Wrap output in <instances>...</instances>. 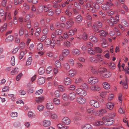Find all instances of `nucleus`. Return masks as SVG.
Listing matches in <instances>:
<instances>
[{
  "label": "nucleus",
  "instance_id": "nucleus-1",
  "mask_svg": "<svg viewBox=\"0 0 129 129\" xmlns=\"http://www.w3.org/2000/svg\"><path fill=\"white\" fill-rule=\"evenodd\" d=\"M113 5L112 3L107 2L106 3L102 4L101 6V7L104 10H109L110 8V7L112 6Z\"/></svg>",
  "mask_w": 129,
  "mask_h": 129
},
{
  "label": "nucleus",
  "instance_id": "nucleus-2",
  "mask_svg": "<svg viewBox=\"0 0 129 129\" xmlns=\"http://www.w3.org/2000/svg\"><path fill=\"white\" fill-rule=\"evenodd\" d=\"M76 101L79 104H83L86 102V100L85 98L79 96L77 97Z\"/></svg>",
  "mask_w": 129,
  "mask_h": 129
},
{
  "label": "nucleus",
  "instance_id": "nucleus-3",
  "mask_svg": "<svg viewBox=\"0 0 129 129\" xmlns=\"http://www.w3.org/2000/svg\"><path fill=\"white\" fill-rule=\"evenodd\" d=\"M90 105L96 108H98L100 106V104L96 100H91L89 102Z\"/></svg>",
  "mask_w": 129,
  "mask_h": 129
},
{
  "label": "nucleus",
  "instance_id": "nucleus-4",
  "mask_svg": "<svg viewBox=\"0 0 129 129\" xmlns=\"http://www.w3.org/2000/svg\"><path fill=\"white\" fill-rule=\"evenodd\" d=\"M88 80L89 83L90 84L97 83L98 82V78L95 77H90Z\"/></svg>",
  "mask_w": 129,
  "mask_h": 129
},
{
  "label": "nucleus",
  "instance_id": "nucleus-5",
  "mask_svg": "<svg viewBox=\"0 0 129 129\" xmlns=\"http://www.w3.org/2000/svg\"><path fill=\"white\" fill-rule=\"evenodd\" d=\"M107 112V110L105 109H102L99 110H96V116H102Z\"/></svg>",
  "mask_w": 129,
  "mask_h": 129
},
{
  "label": "nucleus",
  "instance_id": "nucleus-6",
  "mask_svg": "<svg viewBox=\"0 0 129 129\" xmlns=\"http://www.w3.org/2000/svg\"><path fill=\"white\" fill-rule=\"evenodd\" d=\"M86 112L91 115L93 114L96 115V110H95L93 108L90 107L87 108Z\"/></svg>",
  "mask_w": 129,
  "mask_h": 129
},
{
  "label": "nucleus",
  "instance_id": "nucleus-7",
  "mask_svg": "<svg viewBox=\"0 0 129 129\" xmlns=\"http://www.w3.org/2000/svg\"><path fill=\"white\" fill-rule=\"evenodd\" d=\"M76 97V93L73 92L70 93L68 95V99L70 101L74 100Z\"/></svg>",
  "mask_w": 129,
  "mask_h": 129
},
{
  "label": "nucleus",
  "instance_id": "nucleus-8",
  "mask_svg": "<svg viewBox=\"0 0 129 129\" xmlns=\"http://www.w3.org/2000/svg\"><path fill=\"white\" fill-rule=\"evenodd\" d=\"M71 53L74 55L78 56L80 54L81 52L80 50L76 48L73 49Z\"/></svg>",
  "mask_w": 129,
  "mask_h": 129
},
{
  "label": "nucleus",
  "instance_id": "nucleus-9",
  "mask_svg": "<svg viewBox=\"0 0 129 129\" xmlns=\"http://www.w3.org/2000/svg\"><path fill=\"white\" fill-rule=\"evenodd\" d=\"M102 27V25H93L92 26V28L95 31L98 33L99 31V29Z\"/></svg>",
  "mask_w": 129,
  "mask_h": 129
},
{
  "label": "nucleus",
  "instance_id": "nucleus-10",
  "mask_svg": "<svg viewBox=\"0 0 129 129\" xmlns=\"http://www.w3.org/2000/svg\"><path fill=\"white\" fill-rule=\"evenodd\" d=\"M90 89L93 91H99L101 89L100 87L97 85H94L91 86L90 87Z\"/></svg>",
  "mask_w": 129,
  "mask_h": 129
},
{
  "label": "nucleus",
  "instance_id": "nucleus-11",
  "mask_svg": "<svg viewBox=\"0 0 129 129\" xmlns=\"http://www.w3.org/2000/svg\"><path fill=\"white\" fill-rule=\"evenodd\" d=\"M89 40L93 43H96L98 41L97 38L95 37V35L90 36L89 37Z\"/></svg>",
  "mask_w": 129,
  "mask_h": 129
},
{
  "label": "nucleus",
  "instance_id": "nucleus-12",
  "mask_svg": "<svg viewBox=\"0 0 129 129\" xmlns=\"http://www.w3.org/2000/svg\"><path fill=\"white\" fill-rule=\"evenodd\" d=\"M62 121L63 123L66 125H68L70 123V119L67 117H64L62 119Z\"/></svg>",
  "mask_w": 129,
  "mask_h": 129
},
{
  "label": "nucleus",
  "instance_id": "nucleus-13",
  "mask_svg": "<svg viewBox=\"0 0 129 129\" xmlns=\"http://www.w3.org/2000/svg\"><path fill=\"white\" fill-rule=\"evenodd\" d=\"M64 83L66 85H69L71 83V79L69 77H67L64 78Z\"/></svg>",
  "mask_w": 129,
  "mask_h": 129
},
{
  "label": "nucleus",
  "instance_id": "nucleus-14",
  "mask_svg": "<svg viewBox=\"0 0 129 129\" xmlns=\"http://www.w3.org/2000/svg\"><path fill=\"white\" fill-rule=\"evenodd\" d=\"M77 31L76 29L74 28L69 30L68 31L69 35V36H72L74 35Z\"/></svg>",
  "mask_w": 129,
  "mask_h": 129
},
{
  "label": "nucleus",
  "instance_id": "nucleus-15",
  "mask_svg": "<svg viewBox=\"0 0 129 129\" xmlns=\"http://www.w3.org/2000/svg\"><path fill=\"white\" fill-rule=\"evenodd\" d=\"M107 22L109 24H116L117 23L115 19L113 17H111L110 20H108Z\"/></svg>",
  "mask_w": 129,
  "mask_h": 129
},
{
  "label": "nucleus",
  "instance_id": "nucleus-16",
  "mask_svg": "<svg viewBox=\"0 0 129 129\" xmlns=\"http://www.w3.org/2000/svg\"><path fill=\"white\" fill-rule=\"evenodd\" d=\"M82 129H92L93 127L92 126L89 124H86L82 126Z\"/></svg>",
  "mask_w": 129,
  "mask_h": 129
},
{
  "label": "nucleus",
  "instance_id": "nucleus-17",
  "mask_svg": "<svg viewBox=\"0 0 129 129\" xmlns=\"http://www.w3.org/2000/svg\"><path fill=\"white\" fill-rule=\"evenodd\" d=\"M103 120L105 122H110V123H109L108 124V125H111L113 124L114 122L113 120H110V119H109L107 117H103Z\"/></svg>",
  "mask_w": 129,
  "mask_h": 129
},
{
  "label": "nucleus",
  "instance_id": "nucleus-18",
  "mask_svg": "<svg viewBox=\"0 0 129 129\" xmlns=\"http://www.w3.org/2000/svg\"><path fill=\"white\" fill-rule=\"evenodd\" d=\"M57 126L59 129H67L68 128V126L65 125L62 123L57 124Z\"/></svg>",
  "mask_w": 129,
  "mask_h": 129
},
{
  "label": "nucleus",
  "instance_id": "nucleus-19",
  "mask_svg": "<svg viewBox=\"0 0 129 129\" xmlns=\"http://www.w3.org/2000/svg\"><path fill=\"white\" fill-rule=\"evenodd\" d=\"M54 107L53 104L52 103H49L47 104L46 108L49 110H51Z\"/></svg>",
  "mask_w": 129,
  "mask_h": 129
},
{
  "label": "nucleus",
  "instance_id": "nucleus-20",
  "mask_svg": "<svg viewBox=\"0 0 129 129\" xmlns=\"http://www.w3.org/2000/svg\"><path fill=\"white\" fill-rule=\"evenodd\" d=\"M114 104L112 103L109 102L107 103L106 105V108L110 110H111L113 108Z\"/></svg>",
  "mask_w": 129,
  "mask_h": 129
},
{
  "label": "nucleus",
  "instance_id": "nucleus-21",
  "mask_svg": "<svg viewBox=\"0 0 129 129\" xmlns=\"http://www.w3.org/2000/svg\"><path fill=\"white\" fill-rule=\"evenodd\" d=\"M45 79L43 77H41L37 80V83L39 85L43 84L45 82Z\"/></svg>",
  "mask_w": 129,
  "mask_h": 129
},
{
  "label": "nucleus",
  "instance_id": "nucleus-22",
  "mask_svg": "<svg viewBox=\"0 0 129 129\" xmlns=\"http://www.w3.org/2000/svg\"><path fill=\"white\" fill-rule=\"evenodd\" d=\"M96 63L98 61H99L100 62H101L102 61L103 59V56L100 54H97L96 55Z\"/></svg>",
  "mask_w": 129,
  "mask_h": 129
},
{
  "label": "nucleus",
  "instance_id": "nucleus-23",
  "mask_svg": "<svg viewBox=\"0 0 129 129\" xmlns=\"http://www.w3.org/2000/svg\"><path fill=\"white\" fill-rule=\"evenodd\" d=\"M87 53L89 55H93L95 54L94 49L91 48H89L87 50Z\"/></svg>",
  "mask_w": 129,
  "mask_h": 129
},
{
  "label": "nucleus",
  "instance_id": "nucleus-24",
  "mask_svg": "<svg viewBox=\"0 0 129 129\" xmlns=\"http://www.w3.org/2000/svg\"><path fill=\"white\" fill-rule=\"evenodd\" d=\"M44 97L43 96L36 98V101L38 103H41L44 100Z\"/></svg>",
  "mask_w": 129,
  "mask_h": 129
},
{
  "label": "nucleus",
  "instance_id": "nucleus-25",
  "mask_svg": "<svg viewBox=\"0 0 129 129\" xmlns=\"http://www.w3.org/2000/svg\"><path fill=\"white\" fill-rule=\"evenodd\" d=\"M70 53L69 50L67 49H63L62 51V53L63 56H66L68 55Z\"/></svg>",
  "mask_w": 129,
  "mask_h": 129
},
{
  "label": "nucleus",
  "instance_id": "nucleus-26",
  "mask_svg": "<svg viewBox=\"0 0 129 129\" xmlns=\"http://www.w3.org/2000/svg\"><path fill=\"white\" fill-rule=\"evenodd\" d=\"M43 124L44 126L47 127L50 125L51 122L48 120H45L43 121Z\"/></svg>",
  "mask_w": 129,
  "mask_h": 129
},
{
  "label": "nucleus",
  "instance_id": "nucleus-27",
  "mask_svg": "<svg viewBox=\"0 0 129 129\" xmlns=\"http://www.w3.org/2000/svg\"><path fill=\"white\" fill-rule=\"evenodd\" d=\"M100 33L99 35L100 36L102 37H105L106 36L107 33L105 31L103 30H100L98 32Z\"/></svg>",
  "mask_w": 129,
  "mask_h": 129
},
{
  "label": "nucleus",
  "instance_id": "nucleus-28",
  "mask_svg": "<svg viewBox=\"0 0 129 129\" xmlns=\"http://www.w3.org/2000/svg\"><path fill=\"white\" fill-rule=\"evenodd\" d=\"M19 71V70L17 68L14 69L11 72V74L13 75L17 74Z\"/></svg>",
  "mask_w": 129,
  "mask_h": 129
},
{
  "label": "nucleus",
  "instance_id": "nucleus-29",
  "mask_svg": "<svg viewBox=\"0 0 129 129\" xmlns=\"http://www.w3.org/2000/svg\"><path fill=\"white\" fill-rule=\"evenodd\" d=\"M14 38L12 35L8 37L6 39L5 41L7 42H9L12 41L14 40Z\"/></svg>",
  "mask_w": 129,
  "mask_h": 129
},
{
  "label": "nucleus",
  "instance_id": "nucleus-30",
  "mask_svg": "<svg viewBox=\"0 0 129 129\" xmlns=\"http://www.w3.org/2000/svg\"><path fill=\"white\" fill-rule=\"evenodd\" d=\"M89 69L91 70V71L93 74H97L98 72V69H95L91 66L89 67Z\"/></svg>",
  "mask_w": 129,
  "mask_h": 129
},
{
  "label": "nucleus",
  "instance_id": "nucleus-31",
  "mask_svg": "<svg viewBox=\"0 0 129 129\" xmlns=\"http://www.w3.org/2000/svg\"><path fill=\"white\" fill-rule=\"evenodd\" d=\"M103 85L104 88L106 89H108L110 88L109 84L106 82H104L103 83Z\"/></svg>",
  "mask_w": 129,
  "mask_h": 129
},
{
  "label": "nucleus",
  "instance_id": "nucleus-32",
  "mask_svg": "<svg viewBox=\"0 0 129 129\" xmlns=\"http://www.w3.org/2000/svg\"><path fill=\"white\" fill-rule=\"evenodd\" d=\"M45 72V69L43 67H41L38 70V73L40 75L43 74Z\"/></svg>",
  "mask_w": 129,
  "mask_h": 129
},
{
  "label": "nucleus",
  "instance_id": "nucleus-33",
  "mask_svg": "<svg viewBox=\"0 0 129 129\" xmlns=\"http://www.w3.org/2000/svg\"><path fill=\"white\" fill-rule=\"evenodd\" d=\"M28 117L30 118H33L35 117V115L34 113L31 111H29L28 113Z\"/></svg>",
  "mask_w": 129,
  "mask_h": 129
},
{
  "label": "nucleus",
  "instance_id": "nucleus-34",
  "mask_svg": "<svg viewBox=\"0 0 129 129\" xmlns=\"http://www.w3.org/2000/svg\"><path fill=\"white\" fill-rule=\"evenodd\" d=\"M104 123V122L102 121H98L94 122L93 124L94 126H98L103 124Z\"/></svg>",
  "mask_w": 129,
  "mask_h": 129
},
{
  "label": "nucleus",
  "instance_id": "nucleus-35",
  "mask_svg": "<svg viewBox=\"0 0 129 129\" xmlns=\"http://www.w3.org/2000/svg\"><path fill=\"white\" fill-rule=\"evenodd\" d=\"M98 71L102 74L107 71V69L104 68H100L98 70Z\"/></svg>",
  "mask_w": 129,
  "mask_h": 129
},
{
  "label": "nucleus",
  "instance_id": "nucleus-36",
  "mask_svg": "<svg viewBox=\"0 0 129 129\" xmlns=\"http://www.w3.org/2000/svg\"><path fill=\"white\" fill-rule=\"evenodd\" d=\"M68 75L70 77H72L75 75L76 74L75 72L73 70H71L68 72Z\"/></svg>",
  "mask_w": 129,
  "mask_h": 129
},
{
  "label": "nucleus",
  "instance_id": "nucleus-37",
  "mask_svg": "<svg viewBox=\"0 0 129 129\" xmlns=\"http://www.w3.org/2000/svg\"><path fill=\"white\" fill-rule=\"evenodd\" d=\"M94 49L95 50V53H102V50L100 47H96L94 48Z\"/></svg>",
  "mask_w": 129,
  "mask_h": 129
},
{
  "label": "nucleus",
  "instance_id": "nucleus-38",
  "mask_svg": "<svg viewBox=\"0 0 129 129\" xmlns=\"http://www.w3.org/2000/svg\"><path fill=\"white\" fill-rule=\"evenodd\" d=\"M60 100L57 98H54L53 100L54 104L56 105H58L60 104Z\"/></svg>",
  "mask_w": 129,
  "mask_h": 129
},
{
  "label": "nucleus",
  "instance_id": "nucleus-39",
  "mask_svg": "<svg viewBox=\"0 0 129 129\" xmlns=\"http://www.w3.org/2000/svg\"><path fill=\"white\" fill-rule=\"evenodd\" d=\"M111 74L109 71L106 72L105 74H103V76L105 78H108L109 77L111 76Z\"/></svg>",
  "mask_w": 129,
  "mask_h": 129
},
{
  "label": "nucleus",
  "instance_id": "nucleus-40",
  "mask_svg": "<svg viewBox=\"0 0 129 129\" xmlns=\"http://www.w3.org/2000/svg\"><path fill=\"white\" fill-rule=\"evenodd\" d=\"M82 19V16L80 15H79L76 17V21L78 23H79L81 21Z\"/></svg>",
  "mask_w": 129,
  "mask_h": 129
},
{
  "label": "nucleus",
  "instance_id": "nucleus-41",
  "mask_svg": "<svg viewBox=\"0 0 129 129\" xmlns=\"http://www.w3.org/2000/svg\"><path fill=\"white\" fill-rule=\"evenodd\" d=\"M41 32V30L40 28H37L36 30V32L35 35V36L37 37L39 36L40 33Z\"/></svg>",
  "mask_w": 129,
  "mask_h": 129
},
{
  "label": "nucleus",
  "instance_id": "nucleus-42",
  "mask_svg": "<svg viewBox=\"0 0 129 129\" xmlns=\"http://www.w3.org/2000/svg\"><path fill=\"white\" fill-rule=\"evenodd\" d=\"M63 45L67 47H68L70 46V42L67 41H65L63 42Z\"/></svg>",
  "mask_w": 129,
  "mask_h": 129
},
{
  "label": "nucleus",
  "instance_id": "nucleus-43",
  "mask_svg": "<svg viewBox=\"0 0 129 129\" xmlns=\"http://www.w3.org/2000/svg\"><path fill=\"white\" fill-rule=\"evenodd\" d=\"M32 57H29L27 59L26 62V64L27 65H29L31 64L32 61Z\"/></svg>",
  "mask_w": 129,
  "mask_h": 129
},
{
  "label": "nucleus",
  "instance_id": "nucleus-44",
  "mask_svg": "<svg viewBox=\"0 0 129 129\" xmlns=\"http://www.w3.org/2000/svg\"><path fill=\"white\" fill-rule=\"evenodd\" d=\"M7 25H3L0 28V31L1 32H3L4 31L7 29Z\"/></svg>",
  "mask_w": 129,
  "mask_h": 129
},
{
  "label": "nucleus",
  "instance_id": "nucleus-45",
  "mask_svg": "<svg viewBox=\"0 0 129 129\" xmlns=\"http://www.w3.org/2000/svg\"><path fill=\"white\" fill-rule=\"evenodd\" d=\"M51 6V5L50 4L44 6V10L45 12H47L49 9V8Z\"/></svg>",
  "mask_w": 129,
  "mask_h": 129
},
{
  "label": "nucleus",
  "instance_id": "nucleus-46",
  "mask_svg": "<svg viewBox=\"0 0 129 129\" xmlns=\"http://www.w3.org/2000/svg\"><path fill=\"white\" fill-rule=\"evenodd\" d=\"M116 115V114L114 112H111L108 114V117L110 119L115 117Z\"/></svg>",
  "mask_w": 129,
  "mask_h": 129
},
{
  "label": "nucleus",
  "instance_id": "nucleus-47",
  "mask_svg": "<svg viewBox=\"0 0 129 129\" xmlns=\"http://www.w3.org/2000/svg\"><path fill=\"white\" fill-rule=\"evenodd\" d=\"M109 68L111 69H113L115 68V64L114 63H110L108 64Z\"/></svg>",
  "mask_w": 129,
  "mask_h": 129
},
{
  "label": "nucleus",
  "instance_id": "nucleus-48",
  "mask_svg": "<svg viewBox=\"0 0 129 129\" xmlns=\"http://www.w3.org/2000/svg\"><path fill=\"white\" fill-rule=\"evenodd\" d=\"M89 60L92 62H93L95 61L96 62V56L95 57L93 56H91L89 57Z\"/></svg>",
  "mask_w": 129,
  "mask_h": 129
},
{
  "label": "nucleus",
  "instance_id": "nucleus-49",
  "mask_svg": "<svg viewBox=\"0 0 129 129\" xmlns=\"http://www.w3.org/2000/svg\"><path fill=\"white\" fill-rule=\"evenodd\" d=\"M43 45L41 43H39L37 46V49L38 50H42L43 49Z\"/></svg>",
  "mask_w": 129,
  "mask_h": 129
},
{
  "label": "nucleus",
  "instance_id": "nucleus-50",
  "mask_svg": "<svg viewBox=\"0 0 129 129\" xmlns=\"http://www.w3.org/2000/svg\"><path fill=\"white\" fill-rule=\"evenodd\" d=\"M82 89L81 88H79L76 89V90L75 92L78 95L80 96V94L81 93L82 90Z\"/></svg>",
  "mask_w": 129,
  "mask_h": 129
},
{
  "label": "nucleus",
  "instance_id": "nucleus-51",
  "mask_svg": "<svg viewBox=\"0 0 129 129\" xmlns=\"http://www.w3.org/2000/svg\"><path fill=\"white\" fill-rule=\"evenodd\" d=\"M80 86L83 88L84 89H88V86L87 84L85 83H83L80 85Z\"/></svg>",
  "mask_w": 129,
  "mask_h": 129
},
{
  "label": "nucleus",
  "instance_id": "nucleus-52",
  "mask_svg": "<svg viewBox=\"0 0 129 129\" xmlns=\"http://www.w3.org/2000/svg\"><path fill=\"white\" fill-rule=\"evenodd\" d=\"M87 92L85 90L82 89L81 93L80 94V96H85L87 94Z\"/></svg>",
  "mask_w": 129,
  "mask_h": 129
},
{
  "label": "nucleus",
  "instance_id": "nucleus-53",
  "mask_svg": "<svg viewBox=\"0 0 129 129\" xmlns=\"http://www.w3.org/2000/svg\"><path fill=\"white\" fill-rule=\"evenodd\" d=\"M27 91L28 93H33L34 92L33 88L32 87H30L27 89Z\"/></svg>",
  "mask_w": 129,
  "mask_h": 129
},
{
  "label": "nucleus",
  "instance_id": "nucleus-54",
  "mask_svg": "<svg viewBox=\"0 0 129 129\" xmlns=\"http://www.w3.org/2000/svg\"><path fill=\"white\" fill-rule=\"evenodd\" d=\"M15 41L16 43H19L20 41V38L18 37V35L17 34H15Z\"/></svg>",
  "mask_w": 129,
  "mask_h": 129
},
{
  "label": "nucleus",
  "instance_id": "nucleus-55",
  "mask_svg": "<svg viewBox=\"0 0 129 129\" xmlns=\"http://www.w3.org/2000/svg\"><path fill=\"white\" fill-rule=\"evenodd\" d=\"M44 108V106L41 105H38L37 107V109L39 110L40 111H43Z\"/></svg>",
  "mask_w": 129,
  "mask_h": 129
},
{
  "label": "nucleus",
  "instance_id": "nucleus-56",
  "mask_svg": "<svg viewBox=\"0 0 129 129\" xmlns=\"http://www.w3.org/2000/svg\"><path fill=\"white\" fill-rule=\"evenodd\" d=\"M11 64L12 66H14L15 63V57L14 56L12 57L11 59Z\"/></svg>",
  "mask_w": 129,
  "mask_h": 129
},
{
  "label": "nucleus",
  "instance_id": "nucleus-57",
  "mask_svg": "<svg viewBox=\"0 0 129 129\" xmlns=\"http://www.w3.org/2000/svg\"><path fill=\"white\" fill-rule=\"evenodd\" d=\"M62 33V30L60 29H57L56 30L55 33L57 35H61Z\"/></svg>",
  "mask_w": 129,
  "mask_h": 129
},
{
  "label": "nucleus",
  "instance_id": "nucleus-58",
  "mask_svg": "<svg viewBox=\"0 0 129 129\" xmlns=\"http://www.w3.org/2000/svg\"><path fill=\"white\" fill-rule=\"evenodd\" d=\"M62 98L63 100L65 101H67L69 99L68 98V96L67 95L66 93L63 94L62 95Z\"/></svg>",
  "mask_w": 129,
  "mask_h": 129
},
{
  "label": "nucleus",
  "instance_id": "nucleus-59",
  "mask_svg": "<svg viewBox=\"0 0 129 129\" xmlns=\"http://www.w3.org/2000/svg\"><path fill=\"white\" fill-rule=\"evenodd\" d=\"M122 85L123 89H127L128 87V84L127 82H125V81L122 82Z\"/></svg>",
  "mask_w": 129,
  "mask_h": 129
},
{
  "label": "nucleus",
  "instance_id": "nucleus-60",
  "mask_svg": "<svg viewBox=\"0 0 129 129\" xmlns=\"http://www.w3.org/2000/svg\"><path fill=\"white\" fill-rule=\"evenodd\" d=\"M26 93V91L24 90H21L19 92V94L20 95H24Z\"/></svg>",
  "mask_w": 129,
  "mask_h": 129
},
{
  "label": "nucleus",
  "instance_id": "nucleus-61",
  "mask_svg": "<svg viewBox=\"0 0 129 129\" xmlns=\"http://www.w3.org/2000/svg\"><path fill=\"white\" fill-rule=\"evenodd\" d=\"M108 92L107 91H103L100 94V95L102 97H105L107 94Z\"/></svg>",
  "mask_w": 129,
  "mask_h": 129
},
{
  "label": "nucleus",
  "instance_id": "nucleus-62",
  "mask_svg": "<svg viewBox=\"0 0 129 129\" xmlns=\"http://www.w3.org/2000/svg\"><path fill=\"white\" fill-rule=\"evenodd\" d=\"M24 28L23 27H21L19 30V34L20 36H22L24 34Z\"/></svg>",
  "mask_w": 129,
  "mask_h": 129
},
{
  "label": "nucleus",
  "instance_id": "nucleus-63",
  "mask_svg": "<svg viewBox=\"0 0 129 129\" xmlns=\"http://www.w3.org/2000/svg\"><path fill=\"white\" fill-rule=\"evenodd\" d=\"M53 10L51 9H49L47 11V14L49 16L52 15L53 14Z\"/></svg>",
  "mask_w": 129,
  "mask_h": 129
},
{
  "label": "nucleus",
  "instance_id": "nucleus-64",
  "mask_svg": "<svg viewBox=\"0 0 129 129\" xmlns=\"http://www.w3.org/2000/svg\"><path fill=\"white\" fill-rule=\"evenodd\" d=\"M55 66L57 68H59L61 66L60 63L58 60H56L55 61Z\"/></svg>",
  "mask_w": 129,
  "mask_h": 129
}]
</instances>
